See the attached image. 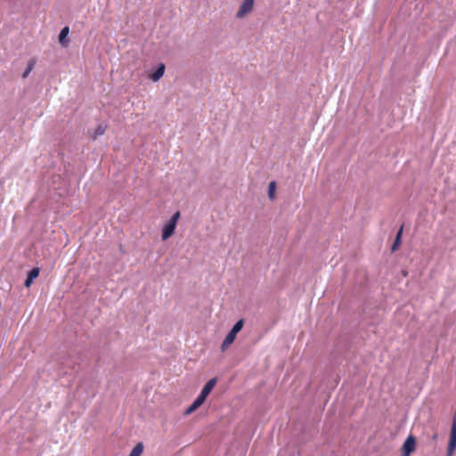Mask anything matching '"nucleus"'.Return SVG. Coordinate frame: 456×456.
Wrapping results in <instances>:
<instances>
[{
	"mask_svg": "<svg viewBox=\"0 0 456 456\" xmlns=\"http://www.w3.org/2000/svg\"><path fill=\"white\" fill-rule=\"evenodd\" d=\"M39 273H40L39 268H37V267H34V268H32V269L28 272V276H29L30 278H32L33 280H35L36 278H37V277H38Z\"/></svg>",
	"mask_w": 456,
	"mask_h": 456,
	"instance_id": "f3484780",
	"label": "nucleus"
},
{
	"mask_svg": "<svg viewBox=\"0 0 456 456\" xmlns=\"http://www.w3.org/2000/svg\"><path fill=\"white\" fill-rule=\"evenodd\" d=\"M35 64H36V61L35 60L32 59V60L29 61L28 68L26 69V70L24 71V73L22 75V77L24 78L27 77L29 75V73L34 69Z\"/></svg>",
	"mask_w": 456,
	"mask_h": 456,
	"instance_id": "dca6fc26",
	"label": "nucleus"
},
{
	"mask_svg": "<svg viewBox=\"0 0 456 456\" xmlns=\"http://www.w3.org/2000/svg\"><path fill=\"white\" fill-rule=\"evenodd\" d=\"M216 381H217L216 378H213V379H209L203 387L200 395L202 397L207 399V397L208 396V395L210 394V392L213 390L214 387L216 386Z\"/></svg>",
	"mask_w": 456,
	"mask_h": 456,
	"instance_id": "39448f33",
	"label": "nucleus"
},
{
	"mask_svg": "<svg viewBox=\"0 0 456 456\" xmlns=\"http://www.w3.org/2000/svg\"><path fill=\"white\" fill-rule=\"evenodd\" d=\"M181 216L180 211H176L169 219V221L164 225L162 229L161 238L163 240L169 239L175 231L177 222Z\"/></svg>",
	"mask_w": 456,
	"mask_h": 456,
	"instance_id": "f257e3e1",
	"label": "nucleus"
},
{
	"mask_svg": "<svg viewBox=\"0 0 456 456\" xmlns=\"http://www.w3.org/2000/svg\"><path fill=\"white\" fill-rule=\"evenodd\" d=\"M206 401V398L202 397L200 395L196 398V400L186 409L184 414L190 415L193 411H195L199 407H200L204 402Z\"/></svg>",
	"mask_w": 456,
	"mask_h": 456,
	"instance_id": "0eeeda50",
	"label": "nucleus"
},
{
	"mask_svg": "<svg viewBox=\"0 0 456 456\" xmlns=\"http://www.w3.org/2000/svg\"><path fill=\"white\" fill-rule=\"evenodd\" d=\"M402 234H403V226L397 232V234L395 236V241H394V243H393V245L391 247V250L393 252L396 251L399 248V247L401 245Z\"/></svg>",
	"mask_w": 456,
	"mask_h": 456,
	"instance_id": "9b49d317",
	"label": "nucleus"
},
{
	"mask_svg": "<svg viewBox=\"0 0 456 456\" xmlns=\"http://www.w3.org/2000/svg\"><path fill=\"white\" fill-rule=\"evenodd\" d=\"M143 452L142 443H138L130 452L129 456H141Z\"/></svg>",
	"mask_w": 456,
	"mask_h": 456,
	"instance_id": "f8f14e48",
	"label": "nucleus"
},
{
	"mask_svg": "<svg viewBox=\"0 0 456 456\" xmlns=\"http://www.w3.org/2000/svg\"><path fill=\"white\" fill-rule=\"evenodd\" d=\"M455 450H456V415L453 418V421H452L451 431H450L446 456H452Z\"/></svg>",
	"mask_w": 456,
	"mask_h": 456,
	"instance_id": "f03ea898",
	"label": "nucleus"
},
{
	"mask_svg": "<svg viewBox=\"0 0 456 456\" xmlns=\"http://www.w3.org/2000/svg\"><path fill=\"white\" fill-rule=\"evenodd\" d=\"M237 334L230 330L225 338L224 339L221 349L222 351L226 350L235 340Z\"/></svg>",
	"mask_w": 456,
	"mask_h": 456,
	"instance_id": "6e6552de",
	"label": "nucleus"
},
{
	"mask_svg": "<svg viewBox=\"0 0 456 456\" xmlns=\"http://www.w3.org/2000/svg\"><path fill=\"white\" fill-rule=\"evenodd\" d=\"M33 281H34V280H33L32 278H30L29 276H28V277H27V279H26V281H25V282H24L25 287H26V288H29V287H30V285L32 284Z\"/></svg>",
	"mask_w": 456,
	"mask_h": 456,
	"instance_id": "a211bd4d",
	"label": "nucleus"
},
{
	"mask_svg": "<svg viewBox=\"0 0 456 456\" xmlns=\"http://www.w3.org/2000/svg\"><path fill=\"white\" fill-rule=\"evenodd\" d=\"M69 27H64L61 32H60V35H59V42L61 43V45L63 46H67L68 45V40H66L65 38L67 37V36L69 35Z\"/></svg>",
	"mask_w": 456,
	"mask_h": 456,
	"instance_id": "9d476101",
	"label": "nucleus"
},
{
	"mask_svg": "<svg viewBox=\"0 0 456 456\" xmlns=\"http://www.w3.org/2000/svg\"><path fill=\"white\" fill-rule=\"evenodd\" d=\"M165 65L163 63H160L158 69L150 75V78L154 82L159 81L163 77L165 73Z\"/></svg>",
	"mask_w": 456,
	"mask_h": 456,
	"instance_id": "1a4fd4ad",
	"label": "nucleus"
},
{
	"mask_svg": "<svg viewBox=\"0 0 456 456\" xmlns=\"http://www.w3.org/2000/svg\"><path fill=\"white\" fill-rule=\"evenodd\" d=\"M107 126L106 125H99L96 129L94 130V134H92L93 139H96L97 136L102 135L106 131Z\"/></svg>",
	"mask_w": 456,
	"mask_h": 456,
	"instance_id": "ddd939ff",
	"label": "nucleus"
},
{
	"mask_svg": "<svg viewBox=\"0 0 456 456\" xmlns=\"http://www.w3.org/2000/svg\"><path fill=\"white\" fill-rule=\"evenodd\" d=\"M255 0H243L236 13L237 19H242L250 13L254 8Z\"/></svg>",
	"mask_w": 456,
	"mask_h": 456,
	"instance_id": "20e7f679",
	"label": "nucleus"
},
{
	"mask_svg": "<svg viewBox=\"0 0 456 456\" xmlns=\"http://www.w3.org/2000/svg\"><path fill=\"white\" fill-rule=\"evenodd\" d=\"M436 437H437V434H435L432 438L435 440V439H436Z\"/></svg>",
	"mask_w": 456,
	"mask_h": 456,
	"instance_id": "6ab92c4d",
	"label": "nucleus"
},
{
	"mask_svg": "<svg viewBox=\"0 0 456 456\" xmlns=\"http://www.w3.org/2000/svg\"><path fill=\"white\" fill-rule=\"evenodd\" d=\"M416 450V438L414 436L410 435L404 441L402 446L401 456H410Z\"/></svg>",
	"mask_w": 456,
	"mask_h": 456,
	"instance_id": "7ed1b4c3",
	"label": "nucleus"
},
{
	"mask_svg": "<svg viewBox=\"0 0 456 456\" xmlns=\"http://www.w3.org/2000/svg\"><path fill=\"white\" fill-rule=\"evenodd\" d=\"M275 190H276L275 182H271L269 183V187H268V196L271 200H273L275 197Z\"/></svg>",
	"mask_w": 456,
	"mask_h": 456,
	"instance_id": "4468645a",
	"label": "nucleus"
},
{
	"mask_svg": "<svg viewBox=\"0 0 456 456\" xmlns=\"http://www.w3.org/2000/svg\"><path fill=\"white\" fill-rule=\"evenodd\" d=\"M206 401V398L202 397L200 395L196 398V400L186 409L184 414L190 415L193 411H195L199 407H200L204 402Z\"/></svg>",
	"mask_w": 456,
	"mask_h": 456,
	"instance_id": "423d86ee",
	"label": "nucleus"
},
{
	"mask_svg": "<svg viewBox=\"0 0 456 456\" xmlns=\"http://www.w3.org/2000/svg\"><path fill=\"white\" fill-rule=\"evenodd\" d=\"M243 325H244V321L242 319L239 320L235 324L234 326L232 327V329L231 330L232 332L238 334L241 329L243 328Z\"/></svg>",
	"mask_w": 456,
	"mask_h": 456,
	"instance_id": "2eb2a0df",
	"label": "nucleus"
}]
</instances>
